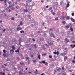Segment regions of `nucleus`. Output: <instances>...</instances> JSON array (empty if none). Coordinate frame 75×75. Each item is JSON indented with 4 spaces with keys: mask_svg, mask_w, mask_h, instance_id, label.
Masks as SVG:
<instances>
[{
    "mask_svg": "<svg viewBox=\"0 0 75 75\" xmlns=\"http://www.w3.org/2000/svg\"><path fill=\"white\" fill-rule=\"evenodd\" d=\"M39 63L40 64H45V65H48V63H47V62H45V61H42V62H39Z\"/></svg>",
    "mask_w": 75,
    "mask_h": 75,
    "instance_id": "f257e3e1",
    "label": "nucleus"
},
{
    "mask_svg": "<svg viewBox=\"0 0 75 75\" xmlns=\"http://www.w3.org/2000/svg\"><path fill=\"white\" fill-rule=\"evenodd\" d=\"M53 37L54 38H55V35H53V33H50V37Z\"/></svg>",
    "mask_w": 75,
    "mask_h": 75,
    "instance_id": "f03ea898",
    "label": "nucleus"
},
{
    "mask_svg": "<svg viewBox=\"0 0 75 75\" xmlns=\"http://www.w3.org/2000/svg\"><path fill=\"white\" fill-rule=\"evenodd\" d=\"M53 53H54V54H57V55H58L59 54V52H58V51L54 52H53Z\"/></svg>",
    "mask_w": 75,
    "mask_h": 75,
    "instance_id": "7ed1b4c3",
    "label": "nucleus"
},
{
    "mask_svg": "<svg viewBox=\"0 0 75 75\" xmlns=\"http://www.w3.org/2000/svg\"><path fill=\"white\" fill-rule=\"evenodd\" d=\"M28 60V64H30V61L28 60V57H26V61Z\"/></svg>",
    "mask_w": 75,
    "mask_h": 75,
    "instance_id": "20e7f679",
    "label": "nucleus"
},
{
    "mask_svg": "<svg viewBox=\"0 0 75 75\" xmlns=\"http://www.w3.org/2000/svg\"><path fill=\"white\" fill-rule=\"evenodd\" d=\"M16 50L14 51V52H18V53H19V50H20V47H18L17 49Z\"/></svg>",
    "mask_w": 75,
    "mask_h": 75,
    "instance_id": "39448f33",
    "label": "nucleus"
},
{
    "mask_svg": "<svg viewBox=\"0 0 75 75\" xmlns=\"http://www.w3.org/2000/svg\"><path fill=\"white\" fill-rule=\"evenodd\" d=\"M28 12V9L27 8L23 10V12L24 13H27Z\"/></svg>",
    "mask_w": 75,
    "mask_h": 75,
    "instance_id": "423d86ee",
    "label": "nucleus"
},
{
    "mask_svg": "<svg viewBox=\"0 0 75 75\" xmlns=\"http://www.w3.org/2000/svg\"><path fill=\"white\" fill-rule=\"evenodd\" d=\"M11 49H11V50H15V46H11Z\"/></svg>",
    "mask_w": 75,
    "mask_h": 75,
    "instance_id": "0eeeda50",
    "label": "nucleus"
},
{
    "mask_svg": "<svg viewBox=\"0 0 75 75\" xmlns=\"http://www.w3.org/2000/svg\"><path fill=\"white\" fill-rule=\"evenodd\" d=\"M66 53L64 52H63V53H61L60 54V55H61V56H65V55H66Z\"/></svg>",
    "mask_w": 75,
    "mask_h": 75,
    "instance_id": "6e6552de",
    "label": "nucleus"
},
{
    "mask_svg": "<svg viewBox=\"0 0 75 75\" xmlns=\"http://www.w3.org/2000/svg\"><path fill=\"white\" fill-rule=\"evenodd\" d=\"M16 30H22V28L17 27V28H16Z\"/></svg>",
    "mask_w": 75,
    "mask_h": 75,
    "instance_id": "1a4fd4ad",
    "label": "nucleus"
},
{
    "mask_svg": "<svg viewBox=\"0 0 75 75\" xmlns=\"http://www.w3.org/2000/svg\"><path fill=\"white\" fill-rule=\"evenodd\" d=\"M11 50L10 51V53H11V54H13V50Z\"/></svg>",
    "mask_w": 75,
    "mask_h": 75,
    "instance_id": "9d476101",
    "label": "nucleus"
},
{
    "mask_svg": "<svg viewBox=\"0 0 75 75\" xmlns=\"http://www.w3.org/2000/svg\"><path fill=\"white\" fill-rule=\"evenodd\" d=\"M47 43H48V44H49V45H53V44L52 43H49V41H47Z\"/></svg>",
    "mask_w": 75,
    "mask_h": 75,
    "instance_id": "9b49d317",
    "label": "nucleus"
},
{
    "mask_svg": "<svg viewBox=\"0 0 75 75\" xmlns=\"http://www.w3.org/2000/svg\"><path fill=\"white\" fill-rule=\"evenodd\" d=\"M22 41V40L21 39V38H19V45L21 46V41Z\"/></svg>",
    "mask_w": 75,
    "mask_h": 75,
    "instance_id": "f8f14e48",
    "label": "nucleus"
},
{
    "mask_svg": "<svg viewBox=\"0 0 75 75\" xmlns=\"http://www.w3.org/2000/svg\"><path fill=\"white\" fill-rule=\"evenodd\" d=\"M33 47H35V48H37V46H36V44H35V45H33Z\"/></svg>",
    "mask_w": 75,
    "mask_h": 75,
    "instance_id": "ddd939ff",
    "label": "nucleus"
},
{
    "mask_svg": "<svg viewBox=\"0 0 75 75\" xmlns=\"http://www.w3.org/2000/svg\"><path fill=\"white\" fill-rule=\"evenodd\" d=\"M0 75H5V73H2V72H0Z\"/></svg>",
    "mask_w": 75,
    "mask_h": 75,
    "instance_id": "4468645a",
    "label": "nucleus"
},
{
    "mask_svg": "<svg viewBox=\"0 0 75 75\" xmlns=\"http://www.w3.org/2000/svg\"><path fill=\"white\" fill-rule=\"evenodd\" d=\"M60 5L61 6H63L64 5V2L62 1L60 2Z\"/></svg>",
    "mask_w": 75,
    "mask_h": 75,
    "instance_id": "2eb2a0df",
    "label": "nucleus"
},
{
    "mask_svg": "<svg viewBox=\"0 0 75 75\" xmlns=\"http://www.w3.org/2000/svg\"><path fill=\"white\" fill-rule=\"evenodd\" d=\"M64 57V61H66L67 60V56H63Z\"/></svg>",
    "mask_w": 75,
    "mask_h": 75,
    "instance_id": "dca6fc26",
    "label": "nucleus"
},
{
    "mask_svg": "<svg viewBox=\"0 0 75 75\" xmlns=\"http://www.w3.org/2000/svg\"><path fill=\"white\" fill-rule=\"evenodd\" d=\"M66 40V41H67V42H66V43L69 42V40L68 39L66 38V39H65V40Z\"/></svg>",
    "mask_w": 75,
    "mask_h": 75,
    "instance_id": "f3484780",
    "label": "nucleus"
},
{
    "mask_svg": "<svg viewBox=\"0 0 75 75\" xmlns=\"http://www.w3.org/2000/svg\"><path fill=\"white\" fill-rule=\"evenodd\" d=\"M38 59L40 60V55H38Z\"/></svg>",
    "mask_w": 75,
    "mask_h": 75,
    "instance_id": "a211bd4d",
    "label": "nucleus"
},
{
    "mask_svg": "<svg viewBox=\"0 0 75 75\" xmlns=\"http://www.w3.org/2000/svg\"><path fill=\"white\" fill-rule=\"evenodd\" d=\"M19 74L20 75H22V74H23V73L21 72V71H19Z\"/></svg>",
    "mask_w": 75,
    "mask_h": 75,
    "instance_id": "6ab92c4d",
    "label": "nucleus"
},
{
    "mask_svg": "<svg viewBox=\"0 0 75 75\" xmlns=\"http://www.w3.org/2000/svg\"><path fill=\"white\" fill-rule=\"evenodd\" d=\"M13 42H14V43H15V44H17V41H16L15 40H14V41H13Z\"/></svg>",
    "mask_w": 75,
    "mask_h": 75,
    "instance_id": "aec40b11",
    "label": "nucleus"
},
{
    "mask_svg": "<svg viewBox=\"0 0 75 75\" xmlns=\"http://www.w3.org/2000/svg\"><path fill=\"white\" fill-rule=\"evenodd\" d=\"M72 62H73V63L74 64V63H75V61H74V60L73 59L72 60Z\"/></svg>",
    "mask_w": 75,
    "mask_h": 75,
    "instance_id": "412c9836",
    "label": "nucleus"
},
{
    "mask_svg": "<svg viewBox=\"0 0 75 75\" xmlns=\"http://www.w3.org/2000/svg\"><path fill=\"white\" fill-rule=\"evenodd\" d=\"M69 6V4L68 3L67 6H66V7L67 8V7H68Z\"/></svg>",
    "mask_w": 75,
    "mask_h": 75,
    "instance_id": "4be33fe9",
    "label": "nucleus"
},
{
    "mask_svg": "<svg viewBox=\"0 0 75 75\" xmlns=\"http://www.w3.org/2000/svg\"><path fill=\"white\" fill-rule=\"evenodd\" d=\"M70 30H71V31L72 32V31H73V29H72L71 28H70Z\"/></svg>",
    "mask_w": 75,
    "mask_h": 75,
    "instance_id": "5701e85b",
    "label": "nucleus"
},
{
    "mask_svg": "<svg viewBox=\"0 0 75 75\" xmlns=\"http://www.w3.org/2000/svg\"><path fill=\"white\" fill-rule=\"evenodd\" d=\"M65 28H69V25H66V26H65Z\"/></svg>",
    "mask_w": 75,
    "mask_h": 75,
    "instance_id": "b1692460",
    "label": "nucleus"
},
{
    "mask_svg": "<svg viewBox=\"0 0 75 75\" xmlns=\"http://www.w3.org/2000/svg\"><path fill=\"white\" fill-rule=\"evenodd\" d=\"M60 70H61V69L60 68L57 69V71H60Z\"/></svg>",
    "mask_w": 75,
    "mask_h": 75,
    "instance_id": "393cba45",
    "label": "nucleus"
},
{
    "mask_svg": "<svg viewBox=\"0 0 75 75\" xmlns=\"http://www.w3.org/2000/svg\"><path fill=\"white\" fill-rule=\"evenodd\" d=\"M20 33H24V31L23 30L20 31Z\"/></svg>",
    "mask_w": 75,
    "mask_h": 75,
    "instance_id": "a878e982",
    "label": "nucleus"
},
{
    "mask_svg": "<svg viewBox=\"0 0 75 75\" xmlns=\"http://www.w3.org/2000/svg\"><path fill=\"white\" fill-rule=\"evenodd\" d=\"M4 3L5 4V5H6V6H7V4H6V1H4Z\"/></svg>",
    "mask_w": 75,
    "mask_h": 75,
    "instance_id": "bb28decb",
    "label": "nucleus"
},
{
    "mask_svg": "<svg viewBox=\"0 0 75 75\" xmlns=\"http://www.w3.org/2000/svg\"><path fill=\"white\" fill-rule=\"evenodd\" d=\"M28 17L29 18H31V15H29L28 16Z\"/></svg>",
    "mask_w": 75,
    "mask_h": 75,
    "instance_id": "cd10ccee",
    "label": "nucleus"
},
{
    "mask_svg": "<svg viewBox=\"0 0 75 75\" xmlns=\"http://www.w3.org/2000/svg\"><path fill=\"white\" fill-rule=\"evenodd\" d=\"M20 25H22V21H20Z\"/></svg>",
    "mask_w": 75,
    "mask_h": 75,
    "instance_id": "c85d7f7f",
    "label": "nucleus"
},
{
    "mask_svg": "<svg viewBox=\"0 0 75 75\" xmlns=\"http://www.w3.org/2000/svg\"><path fill=\"white\" fill-rule=\"evenodd\" d=\"M71 21H72V22H74V19H71Z\"/></svg>",
    "mask_w": 75,
    "mask_h": 75,
    "instance_id": "c756f323",
    "label": "nucleus"
},
{
    "mask_svg": "<svg viewBox=\"0 0 75 75\" xmlns=\"http://www.w3.org/2000/svg\"><path fill=\"white\" fill-rule=\"evenodd\" d=\"M16 7L17 9H19V8H20V7L19 6H16Z\"/></svg>",
    "mask_w": 75,
    "mask_h": 75,
    "instance_id": "7c9ffc66",
    "label": "nucleus"
},
{
    "mask_svg": "<svg viewBox=\"0 0 75 75\" xmlns=\"http://www.w3.org/2000/svg\"><path fill=\"white\" fill-rule=\"evenodd\" d=\"M67 19H69V16H67L66 17Z\"/></svg>",
    "mask_w": 75,
    "mask_h": 75,
    "instance_id": "2f4dec72",
    "label": "nucleus"
},
{
    "mask_svg": "<svg viewBox=\"0 0 75 75\" xmlns=\"http://www.w3.org/2000/svg\"><path fill=\"white\" fill-rule=\"evenodd\" d=\"M30 40H31V39H30V38H28V41L30 42Z\"/></svg>",
    "mask_w": 75,
    "mask_h": 75,
    "instance_id": "473e14b6",
    "label": "nucleus"
},
{
    "mask_svg": "<svg viewBox=\"0 0 75 75\" xmlns=\"http://www.w3.org/2000/svg\"><path fill=\"white\" fill-rule=\"evenodd\" d=\"M33 62H36V60H33Z\"/></svg>",
    "mask_w": 75,
    "mask_h": 75,
    "instance_id": "72a5a7b5",
    "label": "nucleus"
},
{
    "mask_svg": "<svg viewBox=\"0 0 75 75\" xmlns=\"http://www.w3.org/2000/svg\"><path fill=\"white\" fill-rule=\"evenodd\" d=\"M52 56L49 55V58H52Z\"/></svg>",
    "mask_w": 75,
    "mask_h": 75,
    "instance_id": "f704fd0d",
    "label": "nucleus"
},
{
    "mask_svg": "<svg viewBox=\"0 0 75 75\" xmlns=\"http://www.w3.org/2000/svg\"><path fill=\"white\" fill-rule=\"evenodd\" d=\"M62 23H63V24H65L66 23V22H65V21H62Z\"/></svg>",
    "mask_w": 75,
    "mask_h": 75,
    "instance_id": "c9c22d12",
    "label": "nucleus"
},
{
    "mask_svg": "<svg viewBox=\"0 0 75 75\" xmlns=\"http://www.w3.org/2000/svg\"><path fill=\"white\" fill-rule=\"evenodd\" d=\"M3 52H4V53H5L6 52V50H3Z\"/></svg>",
    "mask_w": 75,
    "mask_h": 75,
    "instance_id": "e433bc0d",
    "label": "nucleus"
},
{
    "mask_svg": "<svg viewBox=\"0 0 75 75\" xmlns=\"http://www.w3.org/2000/svg\"><path fill=\"white\" fill-rule=\"evenodd\" d=\"M55 72H56V70H54V74H55Z\"/></svg>",
    "mask_w": 75,
    "mask_h": 75,
    "instance_id": "4c0bfd02",
    "label": "nucleus"
},
{
    "mask_svg": "<svg viewBox=\"0 0 75 75\" xmlns=\"http://www.w3.org/2000/svg\"><path fill=\"white\" fill-rule=\"evenodd\" d=\"M35 71L36 72H35L33 73H35V74H36V72H37V70H35Z\"/></svg>",
    "mask_w": 75,
    "mask_h": 75,
    "instance_id": "58836bf2",
    "label": "nucleus"
},
{
    "mask_svg": "<svg viewBox=\"0 0 75 75\" xmlns=\"http://www.w3.org/2000/svg\"><path fill=\"white\" fill-rule=\"evenodd\" d=\"M3 56H4V57H6V54H5V53L3 54Z\"/></svg>",
    "mask_w": 75,
    "mask_h": 75,
    "instance_id": "ea45409f",
    "label": "nucleus"
},
{
    "mask_svg": "<svg viewBox=\"0 0 75 75\" xmlns=\"http://www.w3.org/2000/svg\"><path fill=\"white\" fill-rule=\"evenodd\" d=\"M19 64H20V65H23L24 64L23 63H21V62H19Z\"/></svg>",
    "mask_w": 75,
    "mask_h": 75,
    "instance_id": "a19ab883",
    "label": "nucleus"
},
{
    "mask_svg": "<svg viewBox=\"0 0 75 75\" xmlns=\"http://www.w3.org/2000/svg\"><path fill=\"white\" fill-rule=\"evenodd\" d=\"M71 15H72V16H74V13H71Z\"/></svg>",
    "mask_w": 75,
    "mask_h": 75,
    "instance_id": "79ce46f5",
    "label": "nucleus"
},
{
    "mask_svg": "<svg viewBox=\"0 0 75 75\" xmlns=\"http://www.w3.org/2000/svg\"><path fill=\"white\" fill-rule=\"evenodd\" d=\"M46 55V53H44L43 54H42V56H44Z\"/></svg>",
    "mask_w": 75,
    "mask_h": 75,
    "instance_id": "37998d69",
    "label": "nucleus"
},
{
    "mask_svg": "<svg viewBox=\"0 0 75 75\" xmlns=\"http://www.w3.org/2000/svg\"><path fill=\"white\" fill-rule=\"evenodd\" d=\"M75 47L72 46V45H71V47H72V48H74V47Z\"/></svg>",
    "mask_w": 75,
    "mask_h": 75,
    "instance_id": "c03bdc74",
    "label": "nucleus"
},
{
    "mask_svg": "<svg viewBox=\"0 0 75 75\" xmlns=\"http://www.w3.org/2000/svg\"><path fill=\"white\" fill-rule=\"evenodd\" d=\"M16 59H17V60H19L20 59H19V57H16Z\"/></svg>",
    "mask_w": 75,
    "mask_h": 75,
    "instance_id": "a18cd8bd",
    "label": "nucleus"
},
{
    "mask_svg": "<svg viewBox=\"0 0 75 75\" xmlns=\"http://www.w3.org/2000/svg\"><path fill=\"white\" fill-rule=\"evenodd\" d=\"M1 67H2V68H5V67H4V65H2V66H1Z\"/></svg>",
    "mask_w": 75,
    "mask_h": 75,
    "instance_id": "49530a36",
    "label": "nucleus"
},
{
    "mask_svg": "<svg viewBox=\"0 0 75 75\" xmlns=\"http://www.w3.org/2000/svg\"><path fill=\"white\" fill-rule=\"evenodd\" d=\"M49 30H50V31H52V28H51L49 29Z\"/></svg>",
    "mask_w": 75,
    "mask_h": 75,
    "instance_id": "de8ad7c7",
    "label": "nucleus"
},
{
    "mask_svg": "<svg viewBox=\"0 0 75 75\" xmlns=\"http://www.w3.org/2000/svg\"><path fill=\"white\" fill-rule=\"evenodd\" d=\"M52 14L53 15H55V13L54 12H53Z\"/></svg>",
    "mask_w": 75,
    "mask_h": 75,
    "instance_id": "09e8293b",
    "label": "nucleus"
},
{
    "mask_svg": "<svg viewBox=\"0 0 75 75\" xmlns=\"http://www.w3.org/2000/svg\"><path fill=\"white\" fill-rule=\"evenodd\" d=\"M52 7H50L49 8V10H52Z\"/></svg>",
    "mask_w": 75,
    "mask_h": 75,
    "instance_id": "8fccbe9b",
    "label": "nucleus"
},
{
    "mask_svg": "<svg viewBox=\"0 0 75 75\" xmlns=\"http://www.w3.org/2000/svg\"><path fill=\"white\" fill-rule=\"evenodd\" d=\"M5 31H6V29H4L3 30V32H5Z\"/></svg>",
    "mask_w": 75,
    "mask_h": 75,
    "instance_id": "3c124183",
    "label": "nucleus"
},
{
    "mask_svg": "<svg viewBox=\"0 0 75 75\" xmlns=\"http://www.w3.org/2000/svg\"><path fill=\"white\" fill-rule=\"evenodd\" d=\"M6 10H7L8 9V7H7V8H6Z\"/></svg>",
    "mask_w": 75,
    "mask_h": 75,
    "instance_id": "603ef678",
    "label": "nucleus"
},
{
    "mask_svg": "<svg viewBox=\"0 0 75 75\" xmlns=\"http://www.w3.org/2000/svg\"><path fill=\"white\" fill-rule=\"evenodd\" d=\"M6 61L7 62H8V61H9V60H8V59H7L6 60Z\"/></svg>",
    "mask_w": 75,
    "mask_h": 75,
    "instance_id": "864d4df0",
    "label": "nucleus"
},
{
    "mask_svg": "<svg viewBox=\"0 0 75 75\" xmlns=\"http://www.w3.org/2000/svg\"><path fill=\"white\" fill-rule=\"evenodd\" d=\"M11 3V2H9L8 3L9 4H10H10Z\"/></svg>",
    "mask_w": 75,
    "mask_h": 75,
    "instance_id": "5fc2aeb1",
    "label": "nucleus"
},
{
    "mask_svg": "<svg viewBox=\"0 0 75 75\" xmlns=\"http://www.w3.org/2000/svg\"><path fill=\"white\" fill-rule=\"evenodd\" d=\"M14 8L13 7H12V10H14Z\"/></svg>",
    "mask_w": 75,
    "mask_h": 75,
    "instance_id": "6e6d98bb",
    "label": "nucleus"
},
{
    "mask_svg": "<svg viewBox=\"0 0 75 75\" xmlns=\"http://www.w3.org/2000/svg\"><path fill=\"white\" fill-rule=\"evenodd\" d=\"M33 41L34 42L35 41V40L33 39Z\"/></svg>",
    "mask_w": 75,
    "mask_h": 75,
    "instance_id": "4d7b16f0",
    "label": "nucleus"
},
{
    "mask_svg": "<svg viewBox=\"0 0 75 75\" xmlns=\"http://www.w3.org/2000/svg\"><path fill=\"white\" fill-rule=\"evenodd\" d=\"M62 71H64V68L62 67Z\"/></svg>",
    "mask_w": 75,
    "mask_h": 75,
    "instance_id": "13d9d810",
    "label": "nucleus"
},
{
    "mask_svg": "<svg viewBox=\"0 0 75 75\" xmlns=\"http://www.w3.org/2000/svg\"><path fill=\"white\" fill-rule=\"evenodd\" d=\"M8 11L9 12H10L11 11V10L10 9H9Z\"/></svg>",
    "mask_w": 75,
    "mask_h": 75,
    "instance_id": "bf43d9fd",
    "label": "nucleus"
},
{
    "mask_svg": "<svg viewBox=\"0 0 75 75\" xmlns=\"http://www.w3.org/2000/svg\"><path fill=\"white\" fill-rule=\"evenodd\" d=\"M41 75H45V74H44V73H42V74H41Z\"/></svg>",
    "mask_w": 75,
    "mask_h": 75,
    "instance_id": "052dcab7",
    "label": "nucleus"
},
{
    "mask_svg": "<svg viewBox=\"0 0 75 75\" xmlns=\"http://www.w3.org/2000/svg\"><path fill=\"white\" fill-rule=\"evenodd\" d=\"M72 42H73V43L74 44V41H73Z\"/></svg>",
    "mask_w": 75,
    "mask_h": 75,
    "instance_id": "680f3d73",
    "label": "nucleus"
},
{
    "mask_svg": "<svg viewBox=\"0 0 75 75\" xmlns=\"http://www.w3.org/2000/svg\"><path fill=\"white\" fill-rule=\"evenodd\" d=\"M59 40L58 39L57 40V42H58Z\"/></svg>",
    "mask_w": 75,
    "mask_h": 75,
    "instance_id": "e2e57ef3",
    "label": "nucleus"
},
{
    "mask_svg": "<svg viewBox=\"0 0 75 75\" xmlns=\"http://www.w3.org/2000/svg\"><path fill=\"white\" fill-rule=\"evenodd\" d=\"M46 8H48V6H46Z\"/></svg>",
    "mask_w": 75,
    "mask_h": 75,
    "instance_id": "0e129e2a",
    "label": "nucleus"
},
{
    "mask_svg": "<svg viewBox=\"0 0 75 75\" xmlns=\"http://www.w3.org/2000/svg\"><path fill=\"white\" fill-rule=\"evenodd\" d=\"M51 12L52 13V12H53V10H52L51 11Z\"/></svg>",
    "mask_w": 75,
    "mask_h": 75,
    "instance_id": "69168bd1",
    "label": "nucleus"
},
{
    "mask_svg": "<svg viewBox=\"0 0 75 75\" xmlns=\"http://www.w3.org/2000/svg\"><path fill=\"white\" fill-rule=\"evenodd\" d=\"M33 57V55H31V57Z\"/></svg>",
    "mask_w": 75,
    "mask_h": 75,
    "instance_id": "338daca9",
    "label": "nucleus"
},
{
    "mask_svg": "<svg viewBox=\"0 0 75 75\" xmlns=\"http://www.w3.org/2000/svg\"><path fill=\"white\" fill-rule=\"evenodd\" d=\"M57 75H60V73H58V74H57Z\"/></svg>",
    "mask_w": 75,
    "mask_h": 75,
    "instance_id": "774afa93",
    "label": "nucleus"
}]
</instances>
